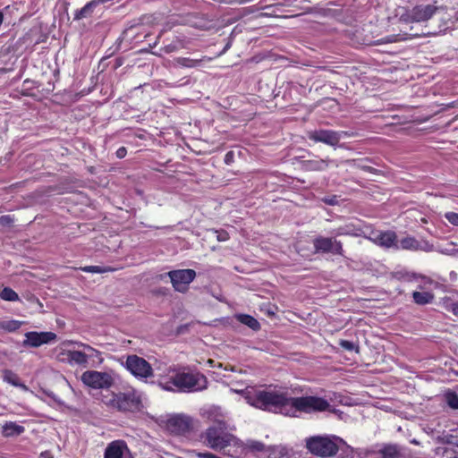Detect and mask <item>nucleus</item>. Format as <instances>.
<instances>
[{"mask_svg": "<svg viewBox=\"0 0 458 458\" xmlns=\"http://www.w3.org/2000/svg\"><path fill=\"white\" fill-rule=\"evenodd\" d=\"M187 327V326H182V327H180V328H179L178 332H179V333H182V332H183L182 327Z\"/></svg>", "mask_w": 458, "mask_h": 458, "instance_id": "48", "label": "nucleus"}, {"mask_svg": "<svg viewBox=\"0 0 458 458\" xmlns=\"http://www.w3.org/2000/svg\"><path fill=\"white\" fill-rule=\"evenodd\" d=\"M321 201L329 206H336V205H339V196H337V195L325 196L321 199Z\"/></svg>", "mask_w": 458, "mask_h": 458, "instance_id": "34", "label": "nucleus"}, {"mask_svg": "<svg viewBox=\"0 0 458 458\" xmlns=\"http://www.w3.org/2000/svg\"><path fill=\"white\" fill-rule=\"evenodd\" d=\"M236 318L242 324L247 326L253 331H259L260 329L259 322L252 316L248 314H238Z\"/></svg>", "mask_w": 458, "mask_h": 458, "instance_id": "26", "label": "nucleus"}, {"mask_svg": "<svg viewBox=\"0 0 458 458\" xmlns=\"http://www.w3.org/2000/svg\"><path fill=\"white\" fill-rule=\"evenodd\" d=\"M82 383L92 389H108L114 383L112 375L106 371L86 370L81 374Z\"/></svg>", "mask_w": 458, "mask_h": 458, "instance_id": "7", "label": "nucleus"}, {"mask_svg": "<svg viewBox=\"0 0 458 458\" xmlns=\"http://www.w3.org/2000/svg\"><path fill=\"white\" fill-rule=\"evenodd\" d=\"M352 136V132L346 131H334L327 129L313 130L307 132L310 140L315 143H324L333 148H337L343 138Z\"/></svg>", "mask_w": 458, "mask_h": 458, "instance_id": "6", "label": "nucleus"}, {"mask_svg": "<svg viewBox=\"0 0 458 458\" xmlns=\"http://www.w3.org/2000/svg\"><path fill=\"white\" fill-rule=\"evenodd\" d=\"M97 5L93 3V0L89 1L81 9L75 11L73 20L80 21L91 17Z\"/></svg>", "mask_w": 458, "mask_h": 458, "instance_id": "22", "label": "nucleus"}, {"mask_svg": "<svg viewBox=\"0 0 458 458\" xmlns=\"http://www.w3.org/2000/svg\"><path fill=\"white\" fill-rule=\"evenodd\" d=\"M251 450L257 451V452H262L265 451V445L262 442L259 441H253L250 445Z\"/></svg>", "mask_w": 458, "mask_h": 458, "instance_id": "40", "label": "nucleus"}, {"mask_svg": "<svg viewBox=\"0 0 458 458\" xmlns=\"http://www.w3.org/2000/svg\"><path fill=\"white\" fill-rule=\"evenodd\" d=\"M382 458H400L401 454L396 445H386L379 451Z\"/></svg>", "mask_w": 458, "mask_h": 458, "instance_id": "27", "label": "nucleus"}, {"mask_svg": "<svg viewBox=\"0 0 458 458\" xmlns=\"http://www.w3.org/2000/svg\"><path fill=\"white\" fill-rule=\"evenodd\" d=\"M109 405L122 412H137L142 408L141 395L135 389L113 394Z\"/></svg>", "mask_w": 458, "mask_h": 458, "instance_id": "5", "label": "nucleus"}, {"mask_svg": "<svg viewBox=\"0 0 458 458\" xmlns=\"http://www.w3.org/2000/svg\"><path fill=\"white\" fill-rule=\"evenodd\" d=\"M339 345L346 350V351H349V352H352L354 351L355 352H360V347H359V344H354L353 342H351V341H348V340H344V339H341L339 341Z\"/></svg>", "mask_w": 458, "mask_h": 458, "instance_id": "33", "label": "nucleus"}, {"mask_svg": "<svg viewBox=\"0 0 458 458\" xmlns=\"http://www.w3.org/2000/svg\"><path fill=\"white\" fill-rule=\"evenodd\" d=\"M182 47V42L180 39L176 38L175 40H173L171 43L162 47L160 48V51L165 54H171L180 50Z\"/></svg>", "mask_w": 458, "mask_h": 458, "instance_id": "30", "label": "nucleus"}, {"mask_svg": "<svg viewBox=\"0 0 458 458\" xmlns=\"http://www.w3.org/2000/svg\"><path fill=\"white\" fill-rule=\"evenodd\" d=\"M35 84H36V82L34 81H31V80H29V79L25 80L22 82L21 93L23 96H32V95H34L31 90L35 89Z\"/></svg>", "mask_w": 458, "mask_h": 458, "instance_id": "32", "label": "nucleus"}, {"mask_svg": "<svg viewBox=\"0 0 458 458\" xmlns=\"http://www.w3.org/2000/svg\"><path fill=\"white\" fill-rule=\"evenodd\" d=\"M25 428L16 422L8 421L2 426V435L5 437H13L21 435Z\"/></svg>", "mask_w": 458, "mask_h": 458, "instance_id": "21", "label": "nucleus"}, {"mask_svg": "<svg viewBox=\"0 0 458 458\" xmlns=\"http://www.w3.org/2000/svg\"><path fill=\"white\" fill-rule=\"evenodd\" d=\"M14 222V218L10 215L0 216L1 226H11Z\"/></svg>", "mask_w": 458, "mask_h": 458, "instance_id": "38", "label": "nucleus"}, {"mask_svg": "<svg viewBox=\"0 0 458 458\" xmlns=\"http://www.w3.org/2000/svg\"><path fill=\"white\" fill-rule=\"evenodd\" d=\"M451 310L454 315H458V302H454L451 304Z\"/></svg>", "mask_w": 458, "mask_h": 458, "instance_id": "45", "label": "nucleus"}, {"mask_svg": "<svg viewBox=\"0 0 458 458\" xmlns=\"http://www.w3.org/2000/svg\"><path fill=\"white\" fill-rule=\"evenodd\" d=\"M212 232L216 234V240L218 242H226L227 240H229V233L225 231V230H223V229H220V230H212Z\"/></svg>", "mask_w": 458, "mask_h": 458, "instance_id": "36", "label": "nucleus"}, {"mask_svg": "<svg viewBox=\"0 0 458 458\" xmlns=\"http://www.w3.org/2000/svg\"><path fill=\"white\" fill-rule=\"evenodd\" d=\"M393 41H394L393 39L388 38V39L384 40V41H382V42H383V43H387V42H393Z\"/></svg>", "mask_w": 458, "mask_h": 458, "instance_id": "49", "label": "nucleus"}, {"mask_svg": "<svg viewBox=\"0 0 458 458\" xmlns=\"http://www.w3.org/2000/svg\"><path fill=\"white\" fill-rule=\"evenodd\" d=\"M403 250H425V251H431L433 250V245L430 244L428 242H423L422 243L417 241L412 236H407L405 238H403L400 241L399 245Z\"/></svg>", "mask_w": 458, "mask_h": 458, "instance_id": "16", "label": "nucleus"}, {"mask_svg": "<svg viewBox=\"0 0 458 458\" xmlns=\"http://www.w3.org/2000/svg\"><path fill=\"white\" fill-rule=\"evenodd\" d=\"M167 429L175 435H185L192 430V420L183 414H176L166 421Z\"/></svg>", "mask_w": 458, "mask_h": 458, "instance_id": "12", "label": "nucleus"}, {"mask_svg": "<svg viewBox=\"0 0 458 458\" xmlns=\"http://www.w3.org/2000/svg\"><path fill=\"white\" fill-rule=\"evenodd\" d=\"M195 456L198 458H218L217 455L208 452H197Z\"/></svg>", "mask_w": 458, "mask_h": 458, "instance_id": "41", "label": "nucleus"}, {"mask_svg": "<svg viewBox=\"0 0 458 458\" xmlns=\"http://www.w3.org/2000/svg\"><path fill=\"white\" fill-rule=\"evenodd\" d=\"M438 7L434 4H420L406 10L405 13L401 14L400 21L408 24L411 22H423L436 13Z\"/></svg>", "mask_w": 458, "mask_h": 458, "instance_id": "8", "label": "nucleus"}, {"mask_svg": "<svg viewBox=\"0 0 458 458\" xmlns=\"http://www.w3.org/2000/svg\"><path fill=\"white\" fill-rule=\"evenodd\" d=\"M75 344L83 348L86 356H88V360H97L98 363H102L103 358L101 357V352L81 342H75Z\"/></svg>", "mask_w": 458, "mask_h": 458, "instance_id": "25", "label": "nucleus"}, {"mask_svg": "<svg viewBox=\"0 0 458 458\" xmlns=\"http://www.w3.org/2000/svg\"><path fill=\"white\" fill-rule=\"evenodd\" d=\"M104 458H133V456L125 441L114 440L107 445Z\"/></svg>", "mask_w": 458, "mask_h": 458, "instance_id": "14", "label": "nucleus"}, {"mask_svg": "<svg viewBox=\"0 0 458 458\" xmlns=\"http://www.w3.org/2000/svg\"><path fill=\"white\" fill-rule=\"evenodd\" d=\"M23 298L25 300H27L28 301H30V303H38L39 302L38 297H36L34 294L30 293L23 294Z\"/></svg>", "mask_w": 458, "mask_h": 458, "instance_id": "43", "label": "nucleus"}, {"mask_svg": "<svg viewBox=\"0 0 458 458\" xmlns=\"http://www.w3.org/2000/svg\"><path fill=\"white\" fill-rule=\"evenodd\" d=\"M445 218L453 225L458 226V213L447 212L445 214Z\"/></svg>", "mask_w": 458, "mask_h": 458, "instance_id": "37", "label": "nucleus"}, {"mask_svg": "<svg viewBox=\"0 0 458 458\" xmlns=\"http://www.w3.org/2000/svg\"><path fill=\"white\" fill-rule=\"evenodd\" d=\"M83 272L87 273H98L103 274L106 272L113 271L114 269L110 267H103V266H86L81 268Z\"/></svg>", "mask_w": 458, "mask_h": 458, "instance_id": "31", "label": "nucleus"}, {"mask_svg": "<svg viewBox=\"0 0 458 458\" xmlns=\"http://www.w3.org/2000/svg\"><path fill=\"white\" fill-rule=\"evenodd\" d=\"M455 445L458 446V442H457V443H455Z\"/></svg>", "mask_w": 458, "mask_h": 458, "instance_id": "51", "label": "nucleus"}, {"mask_svg": "<svg viewBox=\"0 0 458 458\" xmlns=\"http://www.w3.org/2000/svg\"><path fill=\"white\" fill-rule=\"evenodd\" d=\"M315 253L344 256L343 243L333 237L317 236L312 241Z\"/></svg>", "mask_w": 458, "mask_h": 458, "instance_id": "9", "label": "nucleus"}, {"mask_svg": "<svg viewBox=\"0 0 458 458\" xmlns=\"http://www.w3.org/2000/svg\"><path fill=\"white\" fill-rule=\"evenodd\" d=\"M66 359L71 365L88 367V356H86L85 352L67 351Z\"/></svg>", "mask_w": 458, "mask_h": 458, "instance_id": "19", "label": "nucleus"}, {"mask_svg": "<svg viewBox=\"0 0 458 458\" xmlns=\"http://www.w3.org/2000/svg\"><path fill=\"white\" fill-rule=\"evenodd\" d=\"M3 379L4 382L20 388L23 392L29 391V387L22 383L19 376L11 369H4L3 371Z\"/></svg>", "mask_w": 458, "mask_h": 458, "instance_id": "20", "label": "nucleus"}, {"mask_svg": "<svg viewBox=\"0 0 458 458\" xmlns=\"http://www.w3.org/2000/svg\"><path fill=\"white\" fill-rule=\"evenodd\" d=\"M160 386L166 391L190 393L204 390L208 387L207 377L199 372H179L172 376L167 381L160 382Z\"/></svg>", "mask_w": 458, "mask_h": 458, "instance_id": "2", "label": "nucleus"}, {"mask_svg": "<svg viewBox=\"0 0 458 458\" xmlns=\"http://www.w3.org/2000/svg\"><path fill=\"white\" fill-rule=\"evenodd\" d=\"M407 35H408L409 37H416V36H418L419 34H418V33H407Z\"/></svg>", "mask_w": 458, "mask_h": 458, "instance_id": "47", "label": "nucleus"}, {"mask_svg": "<svg viewBox=\"0 0 458 458\" xmlns=\"http://www.w3.org/2000/svg\"><path fill=\"white\" fill-rule=\"evenodd\" d=\"M434 294L430 292H413V301L418 305H426L432 303L434 301Z\"/></svg>", "mask_w": 458, "mask_h": 458, "instance_id": "24", "label": "nucleus"}, {"mask_svg": "<svg viewBox=\"0 0 458 458\" xmlns=\"http://www.w3.org/2000/svg\"><path fill=\"white\" fill-rule=\"evenodd\" d=\"M56 338V334L53 332L30 331L25 334L22 346L37 348L43 344H50L55 341Z\"/></svg>", "mask_w": 458, "mask_h": 458, "instance_id": "13", "label": "nucleus"}, {"mask_svg": "<svg viewBox=\"0 0 458 458\" xmlns=\"http://www.w3.org/2000/svg\"><path fill=\"white\" fill-rule=\"evenodd\" d=\"M227 428L226 421L224 419H217L200 435V438L208 447L222 451L235 440V437L228 433Z\"/></svg>", "mask_w": 458, "mask_h": 458, "instance_id": "3", "label": "nucleus"}, {"mask_svg": "<svg viewBox=\"0 0 458 458\" xmlns=\"http://www.w3.org/2000/svg\"><path fill=\"white\" fill-rule=\"evenodd\" d=\"M132 30V27L131 28H129L127 30H125L124 32L127 33L128 31L131 30Z\"/></svg>", "mask_w": 458, "mask_h": 458, "instance_id": "50", "label": "nucleus"}, {"mask_svg": "<svg viewBox=\"0 0 458 458\" xmlns=\"http://www.w3.org/2000/svg\"><path fill=\"white\" fill-rule=\"evenodd\" d=\"M250 405L269 412L286 416H296V412L310 413L325 411L330 403L322 397L301 396L291 397L287 392L277 389H258L246 387L239 392Z\"/></svg>", "mask_w": 458, "mask_h": 458, "instance_id": "1", "label": "nucleus"}, {"mask_svg": "<svg viewBox=\"0 0 458 458\" xmlns=\"http://www.w3.org/2000/svg\"><path fill=\"white\" fill-rule=\"evenodd\" d=\"M447 404L449 407L457 410L458 409V395L454 393L448 394L446 396Z\"/></svg>", "mask_w": 458, "mask_h": 458, "instance_id": "35", "label": "nucleus"}, {"mask_svg": "<svg viewBox=\"0 0 458 458\" xmlns=\"http://www.w3.org/2000/svg\"><path fill=\"white\" fill-rule=\"evenodd\" d=\"M362 230L353 224H347L339 226L332 231V233L335 236H353L359 237L361 235Z\"/></svg>", "mask_w": 458, "mask_h": 458, "instance_id": "18", "label": "nucleus"}, {"mask_svg": "<svg viewBox=\"0 0 458 458\" xmlns=\"http://www.w3.org/2000/svg\"><path fill=\"white\" fill-rule=\"evenodd\" d=\"M335 160L329 157L320 158L316 156L315 158L302 160L301 162V167L302 170L307 172H322L326 171L330 164H334Z\"/></svg>", "mask_w": 458, "mask_h": 458, "instance_id": "15", "label": "nucleus"}, {"mask_svg": "<svg viewBox=\"0 0 458 458\" xmlns=\"http://www.w3.org/2000/svg\"><path fill=\"white\" fill-rule=\"evenodd\" d=\"M234 162V152L228 151L225 156V163L228 165H232Z\"/></svg>", "mask_w": 458, "mask_h": 458, "instance_id": "42", "label": "nucleus"}, {"mask_svg": "<svg viewBox=\"0 0 458 458\" xmlns=\"http://www.w3.org/2000/svg\"><path fill=\"white\" fill-rule=\"evenodd\" d=\"M125 367L136 377L148 378L153 375L151 365L145 359L137 355H129Z\"/></svg>", "mask_w": 458, "mask_h": 458, "instance_id": "11", "label": "nucleus"}, {"mask_svg": "<svg viewBox=\"0 0 458 458\" xmlns=\"http://www.w3.org/2000/svg\"><path fill=\"white\" fill-rule=\"evenodd\" d=\"M21 324L22 322L14 319L0 321V328L7 332H15L21 327Z\"/></svg>", "mask_w": 458, "mask_h": 458, "instance_id": "29", "label": "nucleus"}, {"mask_svg": "<svg viewBox=\"0 0 458 458\" xmlns=\"http://www.w3.org/2000/svg\"><path fill=\"white\" fill-rule=\"evenodd\" d=\"M397 235L394 231L379 232L374 238V242L379 246L390 248L398 246L396 243Z\"/></svg>", "mask_w": 458, "mask_h": 458, "instance_id": "17", "label": "nucleus"}, {"mask_svg": "<svg viewBox=\"0 0 458 458\" xmlns=\"http://www.w3.org/2000/svg\"><path fill=\"white\" fill-rule=\"evenodd\" d=\"M342 441L334 436H314L306 439V448L316 456L331 457L336 454L339 450L337 443Z\"/></svg>", "mask_w": 458, "mask_h": 458, "instance_id": "4", "label": "nucleus"}, {"mask_svg": "<svg viewBox=\"0 0 458 458\" xmlns=\"http://www.w3.org/2000/svg\"><path fill=\"white\" fill-rule=\"evenodd\" d=\"M42 393L46 394L47 396L50 397L55 403L63 405L64 402L52 391L43 389Z\"/></svg>", "mask_w": 458, "mask_h": 458, "instance_id": "39", "label": "nucleus"}, {"mask_svg": "<svg viewBox=\"0 0 458 458\" xmlns=\"http://www.w3.org/2000/svg\"><path fill=\"white\" fill-rule=\"evenodd\" d=\"M206 57L200 59H192L189 57H177L174 59V65L185 68H195L202 64Z\"/></svg>", "mask_w": 458, "mask_h": 458, "instance_id": "23", "label": "nucleus"}, {"mask_svg": "<svg viewBox=\"0 0 458 458\" xmlns=\"http://www.w3.org/2000/svg\"><path fill=\"white\" fill-rule=\"evenodd\" d=\"M3 21H4V13L2 11H0V26L2 25Z\"/></svg>", "mask_w": 458, "mask_h": 458, "instance_id": "46", "label": "nucleus"}, {"mask_svg": "<svg viewBox=\"0 0 458 458\" xmlns=\"http://www.w3.org/2000/svg\"><path fill=\"white\" fill-rule=\"evenodd\" d=\"M0 298L4 301H20L18 293L13 290L11 287H4L2 291H0Z\"/></svg>", "mask_w": 458, "mask_h": 458, "instance_id": "28", "label": "nucleus"}, {"mask_svg": "<svg viewBox=\"0 0 458 458\" xmlns=\"http://www.w3.org/2000/svg\"><path fill=\"white\" fill-rule=\"evenodd\" d=\"M127 154V149L125 147H121L119 148L116 152H115V155L118 158H123Z\"/></svg>", "mask_w": 458, "mask_h": 458, "instance_id": "44", "label": "nucleus"}, {"mask_svg": "<svg viewBox=\"0 0 458 458\" xmlns=\"http://www.w3.org/2000/svg\"><path fill=\"white\" fill-rule=\"evenodd\" d=\"M169 276L172 285L176 292L186 293L189 284L195 279L196 272L193 269H177L169 271L166 274Z\"/></svg>", "mask_w": 458, "mask_h": 458, "instance_id": "10", "label": "nucleus"}]
</instances>
